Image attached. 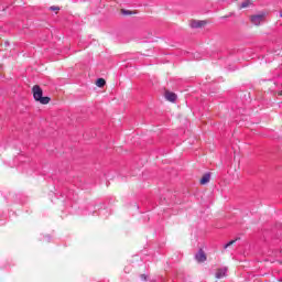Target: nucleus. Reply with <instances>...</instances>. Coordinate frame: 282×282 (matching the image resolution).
Returning <instances> with one entry per match:
<instances>
[{"instance_id":"f257e3e1","label":"nucleus","mask_w":282,"mask_h":282,"mask_svg":"<svg viewBox=\"0 0 282 282\" xmlns=\"http://www.w3.org/2000/svg\"><path fill=\"white\" fill-rule=\"evenodd\" d=\"M32 94L34 100L41 105H50V100H52L50 97H43V89L39 85L32 87Z\"/></svg>"},{"instance_id":"f03ea898","label":"nucleus","mask_w":282,"mask_h":282,"mask_svg":"<svg viewBox=\"0 0 282 282\" xmlns=\"http://www.w3.org/2000/svg\"><path fill=\"white\" fill-rule=\"evenodd\" d=\"M263 19H265V14L263 13L251 15V23H253V25H261V21H263Z\"/></svg>"},{"instance_id":"7ed1b4c3","label":"nucleus","mask_w":282,"mask_h":282,"mask_svg":"<svg viewBox=\"0 0 282 282\" xmlns=\"http://www.w3.org/2000/svg\"><path fill=\"white\" fill-rule=\"evenodd\" d=\"M226 272H228V268L216 269L215 278L216 279H224V276H226Z\"/></svg>"},{"instance_id":"20e7f679","label":"nucleus","mask_w":282,"mask_h":282,"mask_svg":"<svg viewBox=\"0 0 282 282\" xmlns=\"http://www.w3.org/2000/svg\"><path fill=\"white\" fill-rule=\"evenodd\" d=\"M165 98L170 102H175V100H177V95H175V93L165 91Z\"/></svg>"},{"instance_id":"39448f33","label":"nucleus","mask_w":282,"mask_h":282,"mask_svg":"<svg viewBox=\"0 0 282 282\" xmlns=\"http://www.w3.org/2000/svg\"><path fill=\"white\" fill-rule=\"evenodd\" d=\"M196 260L198 261V263H204V261H206V253H204V251L200 250V251L196 254Z\"/></svg>"},{"instance_id":"423d86ee","label":"nucleus","mask_w":282,"mask_h":282,"mask_svg":"<svg viewBox=\"0 0 282 282\" xmlns=\"http://www.w3.org/2000/svg\"><path fill=\"white\" fill-rule=\"evenodd\" d=\"M252 6V0H243V2L238 7V10H243Z\"/></svg>"},{"instance_id":"0eeeda50","label":"nucleus","mask_w":282,"mask_h":282,"mask_svg":"<svg viewBox=\"0 0 282 282\" xmlns=\"http://www.w3.org/2000/svg\"><path fill=\"white\" fill-rule=\"evenodd\" d=\"M192 28H204V25H206V21H197L194 20L191 23Z\"/></svg>"},{"instance_id":"6e6552de","label":"nucleus","mask_w":282,"mask_h":282,"mask_svg":"<svg viewBox=\"0 0 282 282\" xmlns=\"http://www.w3.org/2000/svg\"><path fill=\"white\" fill-rule=\"evenodd\" d=\"M105 85H107V80H105V78H98L97 82H96V86L97 87H105Z\"/></svg>"},{"instance_id":"1a4fd4ad","label":"nucleus","mask_w":282,"mask_h":282,"mask_svg":"<svg viewBox=\"0 0 282 282\" xmlns=\"http://www.w3.org/2000/svg\"><path fill=\"white\" fill-rule=\"evenodd\" d=\"M210 182V177H202L200 180H199V184L202 185V186H206V184H208Z\"/></svg>"},{"instance_id":"9d476101","label":"nucleus","mask_w":282,"mask_h":282,"mask_svg":"<svg viewBox=\"0 0 282 282\" xmlns=\"http://www.w3.org/2000/svg\"><path fill=\"white\" fill-rule=\"evenodd\" d=\"M217 173L215 171H209L203 175V177H215Z\"/></svg>"},{"instance_id":"9b49d317","label":"nucleus","mask_w":282,"mask_h":282,"mask_svg":"<svg viewBox=\"0 0 282 282\" xmlns=\"http://www.w3.org/2000/svg\"><path fill=\"white\" fill-rule=\"evenodd\" d=\"M121 14H124L126 17H129V14H133V12L130 11V10L121 9Z\"/></svg>"},{"instance_id":"f8f14e48","label":"nucleus","mask_w":282,"mask_h":282,"mask_svg":"<svg viewBox=\"0 0 282 282\" xmlns=\"http://www.w3.org/2000/svg\"><path fill=\"white\" fill-rule=\"evenodd\" d=\"M235 243H237V239L229 241L227 245L224 246V248H230V246H235Z\"/></svg>"},{"instance_id":"ddd939ff","label":"nucleus","mask_w":282,"mask_h":282,"mask_svg":"<svg viewBox=\"0 0 282 282\" xmlns=\"http://www.w3.org/2000/svg\"><path fill=\"white\" fill-rule=\"evenodd\" d=\"M50 10H52V12H56V13H57V12H58V10H61V8H59V7H54V6H53V7H51V8H50Z\"/></svg>"},{"instance_id":"4468645a","label":"nucleus","mask_w":282,"mask_h":282,"mask_svg":"<svg viewBox=\"0 0 282 282\" xmlns=\"http://www.w3.org/2000/svg\"><path fill=\"white\" fill-rule=\"evenodd\" d=\"M141 279H142L143 281H147V275L142 274V275H141Z\"/></svg>"},{"instance_id":"2eb2a0df","label":"nucleus","mask_w":282,"mask_h":282,"mask_svg":"<svg viewBox=\"0 0 282 282\" xmlns=\"http://www.w3.org/2000/svg\"><path fill=\"white\" fill-rule=\"evenodd\" d=\"M278 96H282V90L278 91Z\"/></svg>"}]
</instances>
